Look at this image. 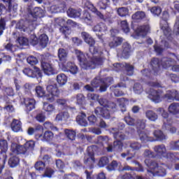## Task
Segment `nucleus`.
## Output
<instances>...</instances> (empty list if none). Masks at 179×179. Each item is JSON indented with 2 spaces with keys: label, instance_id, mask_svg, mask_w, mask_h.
I'll list each match as a JSON object with an SVG mask.
<instances>
[{
  "label": "nucleus",
  "instance_id": "nucleus-1",
  "mask_svg": "<svg viewBox=\"0 0 179 179\" xmlns=\"http://www.w3.org/2000/svg\"><path fill=\"white\" fill-rule=\"evenodd\" d=\"M28 13H29V22L21 20L16 24V29H19L21 31H26L27 29L29 30H34L36 26L38 24L37 19L38 17H44L45 12L41 8L35 7L33 10L30 7L28 8Z\"/></svg>",
  "mask_w": 179,
  "mask_h": 179
},
{
  "label": "nucleus",
  "instance_id": "nucleus-2",
  "mask_svg": "<svg viewBox=\"0 0 179 179\" xmlns=\"http://www.w3.org/2000/svg\"><path fill=\"white\" fill-rule=\"evenodd\" d=\"M76 55L80 62V66L83 69H89L92 68V65H103L104 60L102 57H97V56H92L89 54H83L80 50H76Z\"/></svg>",
  "mask_w": 179,
  "mask_h": 179
},
{
  "label": "nucleus",
  "instance_id": "nucleus-3",
  "mask_svg": "<svg viewBox=\"0 0 179 179\" xmlns=\"http://www.w3.org/2000/svg\"><path fill=\"white\" fill-rule=\"evenodd\" d=\"M149 169L148 173L150 176L157 174L159 177H164L166 174V169H167V166L163 164L158 166L157 163L152 162L150 164Z\"/></svg>",
  "mask_w": 179,
  "mask_h": 179
},
{
  "label": "nucleus",
  "instance_id": "nucleus-4",
  "mask_svg": "<svg viewBox=\"0 0 179 179\" xmlns=\"http://www.w3.org/2000/svg\"><path fill=\"white\" fill-rule=\"evenodd\" d=\"M58 96H59V90L57 85H50L47 87V93L45 95V99L48 101L52 103L55 100V97H58Z\"/></svg>",
  "mask_w": 179,
  "mask_h": 179
},
{
  "label": "nucleus",
  "instance_id": "nucleus-5",
  "mask_svg": "<svg viewBox=\"0 0 179 179\" xmlns=\"http://www.w3.org/2000/svg\"><path fill=\"white\" fill-rule=\"evenodd\" d=\"M81 36L84 40L90 45V52H91L92 55H94V54H97L98 49L94 46L95 41L93 38L87 32H82Z\"/></svg>",
  "mask_w": 179,
  "mask_h": 179
},
{
  "label": "nucleus",
  "instance_id": "nucleus-6",
  "mask_svg": "<svg viewBox=\"0 0 179 179\" xmlns=\"http://www.w3.org/2000/svg\"><path fill=\"white\" fill-rule=\"evenodd\" d=\"M108 79L110 82H111L112 80L111 78H107L104 82V81H102L100 79V78H96L91 82V85L92 87H95V88L100 87L99 91L101 92H106L107 90V87L108 85H110V83H108Z\"/></svg>",
  "mask_w": 179,
  "mask_h": 179
},
{
  "label": "nucleus",
  "instance_id": "nucleus-7",
  "mask_svg": "<svg viewBox=\"0 0 179 179\" xmlns=\"http://www.w3.org/2000/svg\"><path fill=\"white\" fill-rule=\"evenodd\" d=\"M162 18L164 20L162 21L161 24V29L166 37H170L171 36V29L170 27H169V24H167V19H169V13L164 12Z\"/></svg>",
  "mask_w": 179,
  "mask_h": 179
},
{
  "label": "nucleus",
  "instance_id": "nucleus-8",
  "mask_svg": "<svg viewBox=\"0 0 179 179\" xmlns=\"http://www.w3.org/2000/svg\"><path fill=\"white\" fill-rule=\"evenodd\" d=\"M41 68L45 75L48 76H50V75H54V66L49 62L43 60L41 62Z\"/></svg>",
  "mask_w": 179,
  "mask_h": 179
},
{
  "label": "nucleus",
  "instance_id": "nucleus-9",
  "mask_svg": "<svg viewBox=\"0 0 179 179\" xmlns=\"http://www.w3.org/2000/svg\"><path fill=\"white\" fill-rule=\"evenodd\" d=\"M38 141H42V142H51L54 139V133L51 131H45L43 134L36 135Z\"/></svg>",
  "mask_w": 179,
  "mask_h": 179
},
{
  "label": "nucleus",
  "instance_id": "nucleus-10",
  "mask_svg": "<svg viewBox=\"0 0 179 179\" xmlns=\"http://www.w3.org/2000/svg\"><path fill=\"white\" fill-rule=\"evenodd\" d=\"M176 59H178V58L174 55L173 56V57H164L162 59V65L163 68H170V66H173L174 64H177Z\"/></svg>",
  "mask_w": 179,
  "mask_h": 179
},
{
  "label": "nucleus",
  "instance_id": "nucleus-11",
  "mask_svg": "<svg viewBox=\"0 0 179 179\" xmlns=\"http://www.w3.org/2000/svg\"><path fill=\"white\" fill-rule=\"evenodd\" d=\"M11 151L15 155H24L27 152V148L24 145H17L16 143H12Z\"/></svg>",
  "mask_w": 179,
  "mask_h": 179
},
{
  "label": "nucleus",
  "instance_id": "nucleus-12",
  "mask_svg": "<svg viewBox=\"0 0 179 179\" xmlns=\"http://www.w3.org/2000/svg\"><path fill=\"white\" fill-rule=\"evenodd\" d=\"M94 113L96 115H101L103 118H106L107 120L110 117V109H107V108H101L100 107H97L94 110Z\"/></svg>",
  "mask_w": 179,
  "mask_h": 179
},
{
  "label": "nucleus",
  "instance_id": "nucleus-13",
  "mask_svg": "<svg viewBox=\"0 0 179 179\" xmlns=\"http://www.w3.org/2000/svg\"><path fill=\"white\" fill-rule=\"evenodd\" d=\"M94 152H93V148H88V154L84 158L85 164H93L94 163Z\"/></svg>",
  "mask_w": 179,
  "mask_h": 179
},
{
  "label": "nucleus",
  "instance_id": "nucleus-14",
  "mask_svg": "<svg viewBox=\"0 0 179 179\" xmlns=\"http://www.w3.org/2000/svg\"><path fill=\"white\" fill-rule=\"evenodd\" d=\"M65 8H66V6L64 3H59V4L52 6L50 8V12L51 13H60L61 12H65Z\"/></svg>",
  "mask_w": 179,
  "mask_h": 179
},
{
  "label": "nucleus",
  "instance_id": "nucleus-15",
  "mask_svg": "<svg viewBox=\"0 0 179 179\" xmlns=\"http://www.w3.org/2000/svg\"><path fill=\"white\" fill-rule=\"evenodd\" d=\"M99 104L103 107V108H109V110H113V108H115L117 105L113 102H109L108 100L106 98H101L98 100Z\"/></svg>",
  "mask_w": 179,
  "mask_h": 179
},
{
  "label": "nucleus",
  "instance_id": "nucleus-16",
  "mask_svg": "<svg viewBox=\"0 0 179 179\" xmlns=\"http://www.w3.org/2000/svg\"><path fill=\"white\" fill-rule=\"evenodd\" d=\"M165 99L169 101L176 100L179 101V94L176 90L167 91L166 94L164 95Z\"/></svg>",
  "mask_w": 179,
  "mask_h": 179
},
{
  "label": "nucleus",
  "instance_id": "nucleus-17",
  "mask_svg": "<svg viewBox=\"0 0 179 179\" xmlns=\"http://www.w3.org/2000/svg\"><path fill=\"white\" fill-rule=\"evenodd\" d=\"M70 113L71 109H69L67 111L59 113L56 115V121H68V120H69L71 117V115H69Z\"/></svg>",
  "mask_w": 179,
  "mask_h": 179
},
{
  "label": "nucleus",
  "instance_id": "nucleus-18",
  "mask_svg": "<svg viewBox=\"0 0 179 179\" xmlns=\"http://www.w3.org/2000/svg\"><path fill=\"white\" fill-rule=\"evenodd\" d=\"M150 30L149 25H143L138 27L136 30V34L141 37H145L148 32Z\"/></svg>",
  "mask_w": 179,
  "mask_h": 179
},
{
  "label": "nucleus",
  "instance_id": "nucleus-19",
  "mask_svg": "<svg viewBox=\"0 0 179 179\" xmlns=\"http://www.w3.org/2000/svg\"><path fill=\"white\" fill-rule=\"evenodd\" d=\"M122 43V38L118 36H114L110 38L108 45L110 48H115Z\"/></svg>",
  "mask_w": 179,
  "mask_h": 179
},
{
  "label": "nucleus",
  "instance_id": "nucleus-20",
  "mask_svg": "<svg viewBox=\"0 0 179 179\" xmlns=\"http://www.w3.org/2000/svg\"><path fill=\"white\" fill-rule=\"evenodd\" d=\"M24 103L28 111H31V110L35 108L36 101L34 99L24 98Z\"/></svg>",
  "mask_w": 179,
  "mask_h": 179
},
{
  "label": "nucleus",
  "instance_id": "nucleus-21",
  "mask_svg": "<svg viewBox=\"0 0 179 179\" xmlns=\"http://www.w3.org/2000/svg\"><path fill=\"white\" fill-rule=\"evenodd\" d=\"M140 141L143 143H146L147 142H155V138L150 136L149 134H146L145 131H141L139 134Z\"/></svg>",
  "mask_w": 179,
  "mask_h": 179
},
{
  "label": "nucleus",
  "instance_id": "nucleus-22",
  "mask_svg": "<svg viewBox=\"0 0 179 179\" xmlns=\"http://www.w3.org/2000/svg\"><path fill=\"white\" fill-rule=\"evenodd\" d=\"M154 152L156 156H158V157H162L166 155V147L163 145H156L154 147Z\"/></svg>",
  "mask_w": 179,
  "mask_h": 179
},
{
  "label": "nucleus",
  "instance_id": "nucleus-23",
  "mask_svg": "<svg viewBox=\"0 0 179 179\" xmlns=\"http://www.w3.org/2000/svg\"><path fill=\"white\" fill-rule=\"evenodd\" d=\"M11 129L13 132H20L22 131V122L19 120L13 119L11 123Z\"/></svg>",
  "mask_w": 179,
  "mask_h": 179
},
{
  "label": "nucleus",
  "instance_id": "nucleus-24",
  "mask_svg": "<svg viewBox=\"0 0 179 179\" xmlns=\"http://www.w3.org/2000/svg\"><path fill=\"white\" fill-rule=\"evenodd\" d=\"M76 122L82 127H87V121L86 120V114L84 113H80L76 117Z\"/></svg>",
  "mask_w": 179,
  "mask_h": 179
},
{
  "label": "nucleus",
  "instance_id": "nucleus-25",
  "mask_svg": "<svg viewBox=\"0 0 179 179\" xmlns=\"http://www.w3.org/2000/svg\"><path fill=\"white\" fill-rule=\"evenodd\" d=\"M160 97H162V92H157L155 90H153L150 94V98L155 103H159V101H160Z\"/></svg>",
  "mask_w": 179,
  "mask_h": 179
},
{
  "label": "nucleus",
  "instance_id": "nucleus-26",
  "mask_svg": "<svg viewBox=\"0 0 179 179\" xmlns=\"http://www.w3.org/2000/svg\"><path fill=\"white\" fill-rule=\"evenodd\" d=\"M145 117L148 120L152 121L153 122L157 121V118H159L157 113H155L153 110H147L145 112Z\"/></svg>",
  "mask_w": 179,
  "mask_h": 179
},
{
  "label": "nucleus",
  "instance_id": "nucleus-27",
  "mask_svg": "<svg viewBox=\"0 0 179 179\" xmlns=\"http://www.w3.org/2000/svg\"><path fill=\"white\" fill-rule=\"evenodd\" d=\"M168 110L171 114H173V115H176V114H179V103H171L169 106Z\"/></svg>",
  "mask_w": 179,
  "mask_h": 179
},
{
  "label": "nucleus",
  "instance_id": "nucleus-28",
  "mask_svg": "<svg viewBox=\"0 0 179 179\" xmlns=\"http://www.w3.org/2000/svg\"><path fill=\"white\" fill-rule=\"evenodd\" d=\"M117 13L121 17H125L129 15V9L127 7H120L117 9Z\"/></svg>",
  "mask_w": 179,
  "mask_h": 179
},
{
  "label": "nucleus",
  "instance_id": "nucleus-29",
  "mask_svg": "<svg viewBox=\"0 0 179 179\" xmlns=\"http://www.w3.org/2000/svg\"><path fill=\"white\" fill-rule=\"evenodd\" d=\"M68 57V51L64 48H59L58 50V58L59 61L64 62L66 61V58Z\"/></svg>",
  "mask_w": 179,
  "mask_h": 179
},
{
  "label": "nucleus",
  "instance_id": "nucleus-30",
  "mask_svg": "<svg viewBox=\"0 0 179 179\" xmlns=\"http://www.w3.org/2000/svg\"><path fill=\"white\" fill-rule=\"evenodd\" d=\"M153 135L155 136V141H164V139H166V135H164V134L163 133V131H162V130H155L153 132Z\"/></svg>",
  "mask_w": 179,
  "mask_h": 179
},
{
  "label": "nucleus",
  "instance_id": "nucleus-31",
  "mask_svg": "<svg viewBox=\"0 0 179 179\" xmlns=\"http://www.w3.org/2000/svg\"><path fill=\"white\" fill-rule=\"evenodd\" d=\"M94 31H99V33H106L107 31L108 28L107 25L104 23H100L96 24L93 28Z\"/></svg>",
  "mask_w": 179,
  "mask_h": 179
},
{
  "label": "nucleus",
  "instance_id": "nucleus-32",
  "mask_svg": "<svg viewBox=\"0 0 179 179\" xmlns=\"http://www.w3.org/2000/svg\"><path fill=\"white\" fill-rule=\"evenodd\" d=\"M146 17V13L143 11H137L132 15L131 18L133 20H142Z\"/></svg>",
  "mask_w": 179,
  "mask_h": 179
},
{
  "label": "nucleus",
  "instance_id": "nucleus-33",
  "mask_svg": "<svg viewBox=\"0 0 179 179\" xmlns=\"http://www.w3.org/2000/svg\"><path fill=\"white\" fill-rule=\"evenodd\" d=\"M57 82L60 86H64L68 82V77L64 73L59 74L57 76Z\"/></svg>",
  "mask_w": 179,
  "mask_h": 179
},
{
  "label": "nucleus",
  "instance_id": "nucleus-34",
  "mask_svg": "<svg viewBox=\"0 0 179 179\" xmlns=\"http://www.w3.org/2000/svg\"><path fill=\"white\" fill-rule=\"evenodd\" d=\"M151 66L154 71L159 72L160 69V62L157 58H153L151 60Z\"/></svg>",
  "mask_w": 179,
  "mask_h": 179
},
{
  "label": "nucleus",
  "instance_id": "nucleus-35",
  "mask_svg": "<svg viewBox=\"0 0 179 179\" xmlns=\"http://www.w3.org/2000/svg\"><path fill=\"white\" fill-rule=\"evenodd\" d=\"M122 57L124 58H128L129 57V52H131V45L129 43H125L122 45Z\"/></svg>",
  "mask_w": 179,
  "mask_h": 179
},
{
  "label": "nucleus",
  "instance_id": "nucleus-36",
  "mask_svg": "<svg viewBox=\"0 0 179 179\" xmlns=\"http://www.w3.org/2000/svg\"><path fill=\"white\" fill-rule=\"evenodd\" d=\"M39 44L42 45V47H47V44H48V36L45 35V34H43L39 36Z\"/></svg>",
  "mask_w": 179,
  "mask_h": 179
},
{
  "label": "nucleus",
  "instance_id": "nucleus-37",
  "mask_svg": "<svg viewBox=\"0 0 179 179\" xmlns=\"http://www.w3.org/2000/svg\"><path fill=\"white\" fill-rule=\"evenodd\" d=\"M43 109L46 113L51 114V113H54V111H55V106H54V105H52V104H48L47 103H43Z\"/></svg>",
  "mask_w": 179,
  "mask_h": 179
},
{
  "label": "nucleus",
  "instance_id": "nucleus-38",
  "mask_svg": "<svg viewBox=\"0 0 179 179\" xmlns=\"http://www.w3.org/2000/svg\"><path fill=\"white\" fill-rule=\"evenodd\" d=\"M65 135L66 138L70 139V141H74L75 137L76 136V132L73 130H69V129H65L64 130Z\"/></svg>",
  "mask_w": 179,
  "mask_h": 179
},
{
  "label": "nucleus",
  "instance_id": "nucleus-39",
  "mask_svg": "<svg viewBox=\"0 0 179 179\" xmlns=\"http://www.w3.org/2000/svg\"><path fill=\"white\" fill-rule=\"evenodd\" d=\"M43 128L45 129H51V131H58V128L50 121H46L43 123Z\"/></svg>",
  "mask_w": 179,
  "mask_h": 179
},
{
  "label": "nucleus",
  "instance_id": "nucleus-40",
  "mask_svg": "<svg viewBox=\"0 0 179 179\" xmlns=\"http://www.w3.org/2000/svg\"><path fill=\"white\" fill-rule=\"evenodd\" d=\"M88 8L90 9L92 12H93V13H94L96 16H98V17H100V19H104V15L100 11H98L97 8H96L93 4H90Z\"/></svg>",
  "mask_w": 179,
  "mask_h": 179
},
{
  "label": "nucleus",
  "instance_id": "nucleus-41",
  "mask_svg": "<svg viewBox=\"0 0 179 179\" xmlns=\"http://www.w3.org/2000/svg\"><path fill=\"white\" fill-rule=\"evenodd\" d=\"M113 146L115 150L117 152H121L122 150V148L124 147V144L122 141L116 140L113 142Z\"/></svg>",
  "mask_w": 179,
  "mask_h": 179
},
{
  "label": "nucleus",
  "instance_id": "nucleus-42",
  "mask_svg": "<svg viewBox=\"0 0 179 179\" xmlns=\"http://www.w3.org/2000/svg\"><path fill=\"white\" fill-rule=\"evenodd\" d=\"M67 14L70 17H79V16H80V12L73 8H69L67 10Z\"/></svg>",
  "mask_w": 179,
  "mask_h": 179
},
{
  "label": "nucleus",
  "instance_id": "nucleus-43",
  "mask_svg": "<svg viewBox=\"0 0 179 179\" xmlns=\"http://www.w3.org/2000/svg\"><path fill=\"white\" fill-rule=\"evenodd\" d=\"M59 31L65 36L66 38H68V36L72 33V31L68 27H61L59 28Z\"/></svg>",
  "mask_w": 179,
  "mask_h": 179
},
{
  "label": "nucleus",
  "instance_id": "nucleus-44",
  "mask_svg": "<svg viewBox=\"0 0 179 179\" xmlns=\"http://www.w3.org/2000/svg\"><path fill=\"white\" fill-rule=\"evenodd\" d=\"M8 164L11 167H16V166H17V164H19V157H10L8 161Z\"/></svg>",
  "mask_w": 179,
  "mask_h": 179
},
{
  "label": "nucleus",
  "instance_id": "nucleus-45",
  "mask_svg": "<svg viewBox=\"0 0 179 179\" xmlns=\"http://www.w3.org/2000/svg\"><path fill=\"white\" fill-rule=\"evenodd\" d=\"M34 167L37 171H43L45 169V164L41 161L35 163Z\"/></svg>",
  "mask_w": 179,
  "mask_h": 179
},
{
  "label": "nucleus",
  "instance_id": "nucleus-46",
  "mask_svg": "<svg viewBox=\"0 0 179 179\" xmlns=\"http://www.w3.org/2000/svg\"><path fill=\"white\" fill-rule=\"evenodd\" d=\"M120 27L124 33H129V25L128 24L127 20L120 22Z\"/></svg>",
  "mask_w": 179,
  "mask_h": 179
},
{
  "label": "nucleus",
  "instance_id": "nucleus-47",
  "mask_svg": "<svg viewBox=\"0 0 179 179\" xmlns=\"http://www.w3.org/2000/svg\"><path fill=\"white\" fill-rule=\"evenodd\" d=\"M0 149L3 153L8 152V141L6 140L0 141Z\"/></svg>",
  "mask_w": 179,
  "mask_h": 179
},
{
  "label": "nucleus",
  "instance_id": "nucleus-48",
  "mask_svg": "<svg viewBox=\"0 0 179 179\" xmlns=\"http://www.w3.org/2000/svg\"><path fill=\"white\" fill-rule=\"evenodd\" d=\"M73 64V63L71 62H63L61 66V68L62 71H64V72H69V70L71 69V66H72Z\"/></svg>",
  "mask_w": 179,
  "mask_h": 179
},
{
  "label": "nucleus",
  "instance_id": "nucleus-49",
  "mask_svg": "<svg viewBox=\"0 0 179 179\" xmlns=\"http://www.w3.org/2000/svg\"><path fill=\"white\" fill-rule=\"evenodd\" d=\"M123 66H124L128 76H132L134 75V66L126 63Z\"/></svg>",
  "mask_w": 179,
  "mask_h": 179
},
{
  "label": "nucleus",
  "instance_id": "nucleus-50",
  "mask_svg": "<svg viewBox=\"0 0 179 179\" xmlns=\"http://www.w3.org/2000/svg\"><path fill=\"white\" fill-rule=\"evenodd\" d=\"M17 10V3H8V12L10 13H15Z\"/></svg>",
  "mask_w": 179,
  "mask_h": 179
},
{
  "label": "nucleus",
  "instance_id": "nucleus-51",
  "mask_svg": "<svg viewBox=\"0 0 179 179\" xmlns=\"http://www.w3.org/2000/svg\"><path fill=\"white\" fill-rule=\"evenodd\" d=\"M36 94L38 97H45V91L41 86H38L36 88Z\"/></svg>",
  "mask_w": 179,
  "mask_h": 179
},
{
  "label": "nucleus",
  "instance_id": "nucleus-52",
  "mask_svg": "<svg viewBox=\"0 0 179 179\" xmlns=\"http://www.w3.org/2000/svg\"><path fill=\"white\" fill-rule=\"evenodd\" d=\"M133 89H134V93H136V94H141V93H142V92H143V87L139 83L134 84Z\"/></svg>",
  "mask_w": 179,
  "mask_h": 179
},
{
  "label": "nucleus",
  "instance_id": "nucleus-53",
  "mask_svg": "<svg viewBox=\"0 0 179 179\" xmlns=\"http://www.w3.org/2000/svg\"><path fill=\"white\" fill-rule=\"evenodd\" d=\"M27 62H28V64H29V65L32 66L37 65V64H38V59H37V57L34 56H29V57H27Z\"/></svg>",
  "mask_w": 179,
  "mask_h": 179
},
{
  "label": "nucleus",
  "instance_id": "nucleus-54",
  "mask_svg": "<svg viewBox=\"0 0 179 179\" xmlns=\"http://www.w3.org/2000/svg\"><path fill=\"white\" fill-rule=\"evenodd\" d=\"M108 158L107 157H103L99 159L98 166L99 167H104V166H107V164H108Z\"/></svg>",
  "mask_w": 179,
  "mask_h": 179
},
{
  "label": "nucleus",
  "instance_id": "nucleus-55",
  "mask_svg": "<svg viewBox=\"0 0 179 179\" xmlns=\"http://www.w3.org/2000/svg\"><path fill=\"white\" fill-rule=\"evenodd\" d=\"M117 104H119L120 108H125V106L128 104V100L125 98L117 99Z\"/></svg>",
  "mask_w": 179,
  "mask_h": 179
},
{
  "label": "nucleus",
  "instance_id": "nucleus-56",
  "mask_svg": "<svg viewBox=\"0 0 179 179\" xmlns=\"http://www.w3.org/2000/svg\"><path fill=\"white\" fill-rule=\"evenodd\" d=\"M136 127L140 129H145L146 127V120H138L136 122Z\"/></svg>",
  "mask_w": 179,
  "mask_h": 179
},
{
  "label": "nucleus",
  "instance_id": "nucleus-57",
  "mask_svg": "<svg viewBox=\"0 0 179 179\" xmlns=\"http://www.w3.org/2000/svg\"><path fill=\"white\" fill-rule=\"evenodd\" d=\"M157 113H158V114H161L163 118L165 120L169 118V113L163 108H158L157 109Z\"/></svg>",
  "mask_w": 179,
  "mask_h": 179
},
{
  "label": "nucleus",
  "instance_id": "nucleus-58",
  "mask_svg": "<svg viewBox=\"0 0 179 179\" xmlns=\"http://www.w3.org/2000/svg\"><path fill=\"white\" fill-rule=\"evenodd\" d=\"M56 167L60 170L62 173H64V168L65 167V163L62 162L61 159H57L56 160Z\"/></svg>",
  "mask_w": 179,
  "mask_h": 179
},
{
  "label": "nucleus",
  "instance_id": "nucleus-59",
  "mask_svg": "<svg viewBox=\"0 0 179 179\" xmlns=\"http://www.w3.org/2000/svg\"><path fill=\"white\" fill-rule=\"evenodd\" d=\"M108 5H110V0H100L99 2L101 9H106Z\"/></svg>",
  "mask_w": 179,
  "mask_h": 179
},
{
  "label": "nucleus",
  "instance_id": "nucleus-60",
  "mask_svg": "<svg viewBox=\"0 0 179 179\" xmlns=\"http://www.w3.org/2000/svg\"><path fill=\"white\" fill-rule=\"evenodd\" d=\"M53 174L54 170H52L51 168H46L44 174L42 175V177H48V178H51Z\"/></svg>",
  "mask_w": 179,
  "mask_h": 179
},
{
  "label": "nucleus",
  "instance_id": "nucleus-61",
  "mask_svg": "<svg viewBox=\"0 0 179 179\" xmlns=\"http://www.w3.org/2000/svg\"><path fill=\"white\" fill-rule=\"evenodd\" d=\"M36 143H34V141H27L26 143L24 145V146H25L27 151L29 150H33L34 149V146H35Z\"/></svg>",
  "mask_w": 179,
  "mask_h": 179
},
{
  "label": "nucleus",
  "instance_id": "nucleus-62",
  "mask_svg": "<svg viewBox=\"0 0 179 179\" xmlns=\"http://www.w3.org/2000/svg\"><path fill=\"white\" fill-rule=\"evenodd\" d=\"M17 43H19L20 45H27L29 44V39L24 36H21L18 38Z\"/></svg>",
  "mask_w": 179,
  "mask_h": 179
},
{
  "label": "nucleus",
  "instance_id": "nucleus-63",
  "mask_svg": "<svg viewBox=\"0 0 179 179\" xmlns=\"http://www.w3.org/2000/svg\"><path fill=\"white\" fill-rule=\"evenodd\" d=\"M113 136L115 139H117V141H124L125 139V134H124L122 132H116L113 133Z\"/></svg>",
  "mask_w": 179,
  "mask_h": 179
},
{
  "label": "nucleus",
  "instance_id": "nucleus-64",
  "mask_svg": "<svg viewBox=\"0 0 179 179\" xmlns=\"http://www.w3.org/2000/svg\"><path fill=\"white\" fill-rule=\"evenodd\" d=\"M169 146L171 150H179V141H171Z\"/></svg>",
  "mask_w": 179,
  "mask_h": 179
}]
</instances>
